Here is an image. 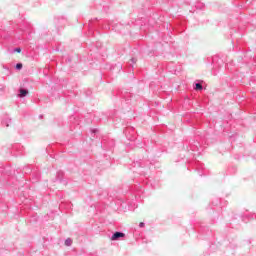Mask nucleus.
<instances>
[{"label":"nucleus","instance_id":"nucleus-1","mask_svg":"<svg viewBox=\"0 0 256 256\" xmlns=\"http://www.w3.org/2000/svg\"><path fill=\"white\" fill-rule=\"evenodd\" d=\"M136 147L144 149L146 156L138 158L131 164L130 169L134 170L133 184L129 186L128 192L121 198H113L109 196V191L99 189L97 197L100 201L107 199V202H98L90 206L89 213H94L90 220V225H115V221L110 220L107 211H115L118 213H126V211H135L139 199L145 193V189H157L159 180L153 176L155 171V159L161 157L163 148L153 140H144L136 142Z\"/></svg>","mask_w":256,"mask_h":256},{"label":"nucleus","instance_id":"nucleus-2","mask_svg":"<svg viewBox=\"0 0 256 256\" xmlns=\"http://www.w3.org/2000/svg\"><path fill=\"white\" fill-rule=\"evenodd\" d=\"M35 33L33 25L27 21H22L19 24H14L12 30H3L0 29L1 39L6 41L11 40L12 43H21V41H29Z\"/></svg>","mask_w":256,"mask_h":256},{"label":"nucleus","instance_id":"nucleus-3","mask_svg":"<svg viewBox=\"0 0 256 256\" xmlns=\"http://www.w3.org/2000/svg\"><path fill=\"white\" fill-rule=\"evenodd\" d=\"M201 155V143L195 139L186 140L183 144V150L180 153L181 159H186V163L203 177V163L199 162L195 157Z\"/></svg>","mask_w":256,"mask_h":256},{"label":"nucleus","instance_id":"nucleus-4","mask_svg":"<svg viewBox=\"0 0 256 256\" xmlns=\"http://www.w3.org/2000/svg\"><path fill=\"white\" fill-rule=\"evenodd\" d=\"M119 98L121 101L120 107L124 113H129L131 107H133L134 103L137 101V96L127 90H122L119 93Z\"/></svg>","mask_w":256,"mask_h":256},{"label":"nucleus","instance_id":"nucleus-5","mask_svg":"<svg viewBox=\"0 0 256 256\" xmlns=\"http://www.w3.org/2000/svg\"><path fill=\"white\" fill-rule=\"evenodd\" d=\"M227 205V201L221 200V198H213L210 204V207L212 209L211 215H212V223H217L219 217H221V211L223 210V207Z\"/></svg>","mask_w":256,"mask_h":256},{"label":"nucleus","instance_id":"nucleus-6","mask_svg":"<svg viewBox=\"0 0 256 256\" xmlns=\"http://www.w3.org/2000/svg\"><path fill=\"white\" fill-rule=\"evenodd\" d=\"M53 219H55V212H50L42 217L33 213L29 217V223L30 225H35V223H47V221H53Z\"/></svg>","mask_w":256,"mask_h":256},{"label":"nucleus","instance_id":"nucleus-7","mask_svg":"<svg viewBox=\"0 0 256 256\" xmlns=\"http://www.w3.org/2000/svg\"><path fill=\"white\" fill-rule=\"evenodd\" d=\"M99 169V162H95L94 160H89L87 163L82 164V173L84 174V177L86 175H92L97 173Z\"/></svg>","mask_w":256,"mask_h":256},{"label":"nucleus","instance_id":"nucleus-8","mask_svg":"<svg viewBox=\"0 0 256 256\" xmlns=\"http://www.w3.org/2000/svg\"><path fill=\"white\" fill-rule=\"evenodd\" d=\"M105 118H100V121H104V123H107V121L114 122L115 127H119V125H123V120H121V117H119V114L116 110L109 112L108 114H102Z\"/></svg>","mask_w":256,"mask_h":256},{"label":"nucleus","instance_id":"nucleus-9","mask_svg":"<svg viewBox=\"0 0 256 256\" xmlns=\"http://www.w3.org/2000/svg\"><path fill=\"white\" fill-rule=\"evenodd\" d=\"M107 25H103V21H99V19L94 18L89 20L88 23V35H93L94 31H97V29H107Z\"/></svg>","mask_w":256,"mask_h":256},{"label":"nucleus","instance_id":"nucleus-10","mask_svg":"<svg viewBox=\"0 0 256 256\" xmlns=\"http://www.w3.org/2000/svg\"><path fill=\"white\" fill-rule=\"evenodd\" d=\"M126 139L133 143L137 147V142L141 143V141L137 140V132L135 131V128L132 126H126L123 131Z\"/></svg>","mask_w":256,"mask_h":256},{"label":"nucleus","instance_id":"nucleus-11","mask_svg":"<svg viewBox=\"0 0 256 256\" xmlns=\"http://www.w3.org/2000/svg\"><path fill=\"white\" fill-rule=\"evenodd\" d=\"M232 219H241L244 223H252L256 219L255 213H247L244 215L234 214Z\"/></svg>","mask_w":256,"mask_h":256},{"label":"nucleus","instance_id":"nucleus-12","mask_svg":"<svg viewBox=\"0 0 256 256\" xmlns=\"http://www.w3.org/2000/svg\"><path fill=\"white\" fill-rule=\"evenodd\" d=\"M101 147L106 151H113L115 148V141L111 138H103L101 141Z\"/></svg>","mask_w":256,"mask_h":256},{"label":"nucleus","instance_id":"nucleus-13","mask_svg":"<svg viewBox=\"0 0 256 256\" xmlns=\"http://www.w3.org/2000/svg\"><path fill=\"white\" fill-rule=\"evenodd\" d=\"M230 37L232 39V42L237 41L238 43L239 39L243 37V31L241 30V28H238V31L236 28H231Z\"/></svg>","mask_w":256,"mask_h":256},{"label":"nucleus","instance_id":"nucleus-14","mask_svg":"<svg viewBox=\"0 0 256 256\" xmlns=\"http://www.w3.org/2000/svg\"><path fill=\"white\" fill-rule=\"evenodd\" d=\"M12 153H14L16 157H21L25 155V147L21 144H14L12 145Z\"/></svg>","mask_w":256,"mask_h":256},{"label":"nucleus","instance_id":"nucleus-15","mask_svg":"<svg viewBox=\"0 0 256 256\" xmlns=\"http://www.w3.org/2000/svg\"><path fill=\"white\" fill-rule=\"evenodd\" d=\"M125 237H126L125 232L115 231L110 236V240H112V241H123L125 239Z\"/></svg>","mask_w":256,"mask_h":256},{"label":"nucleus","instance_id":"nucleus-16","mask_svg":"<svg viewBox=\"0 0 256 256\" xmlns=\"http://www.w3.org/2000/svg\"><path fill=\"white\" fill-rule=\"evenodd\" d=\"M30 181L31 183H39L41 181V172L39 171V168L34 167Z\"/></svg>","mask_w":256,"mask_h":256},{"label":"nucleus","instance_id":"nucleus-17","mask_svg":"<svg viewBox=\"0 0 256 256\" xmlns=\"http://www.w3.org/2000/svg\"><path fill=\"white\" fill-rule=\"evenodd\" d=\"M224 64H225V62H223V59H221L219 56L216 55V56L212 57V65H213L214 71L217 68L223 67Z\"/></svg>","mask_w":256,"mask_h":256},{"label":"nucleus","instance_id":"nucleus-18","mask_svg":"<svg viewBox=\"0 0 256 256\" xmlns=\"http://www.w3.org/2000/svg\"><path fill=\"white\" fill-rule=\"evenodd\" d=\"M55 181H58V183H62L63 185H67V181H65V172L59 170L56 173Z\"/></svg>","mask_w":256,"mask_h":256},{"label":"nucleus","instance_id":"nucleus-19","mask_svg":"<svg viewBox=\"0 0 256 256\" xmlns=\"http://www.w3.org/2000/svg\"><path fill=\"white\" fill-rule=\"evenodd\" d=\"M55 24L57 26V29L59 31V28H63L65 27V25L67 24V18L61 16L55 19Z\"/></svg>","mask_w":256,"mask_h":256},{"label":"nucleus","instance_id":"nucleus-20","mask_svg":"<svg viewBox=\"0 0 256 256\" xmlns=\"http://www.w3.org/2000/svg\"><path fill=\"white\" fill-rule=\"evenodd\" d=\"M66 63H73L74 65H77L81 61V56L79 54H76L74 56L66 58Z\"/></svg>","mask_w":256,"mask_h":256},{"label":"nucleus","instance_id":"nucleus-21","mask_svg":"<svg viewBox=\"0 0 256 256\" xmlns=\"http://www.w3.org/2000/svg\"><path fill=\"white\" fill-rule=\"evenodd\" d=\"M59 209L60 211H71V209H73V204H71V202H61L59 204Z\"/></svg>","mask_w":256,"mask_h":256},{"label":"nucleus","instance_id":"nucleus-22","mask_svg":"<svg viewBox=\"0 0 256 256\" xmlns=\"http://www.w3.org/2000/svg\"><path fill=\"white\" fill-rule=\"evenodd\" d=\"M20 171H22L24 175H31L33 174V171H35V167L31 165H27V166H24Z\"/></svg>","mask_w":256,"mask_h":256},{"label":"nucleus","instance_id":"nucleus-23","mask_svg":"<svg viewBox=\"0 0 256 256\" xmlns=\"http://www.w3.org/2000/svg\"><path fill=\"white\" fill-rule=\"evenodd\" d=\"M12 123L11 117L8 114L4 115L1 124L3 127H9Z\"/></svg>","mask_w":256,"mask_h":256},{"label":"nucleus","instance_id":"nucleus-24","mask_svg":"<svg viewBox=\"0 0 256 256\" xmlns=\"http://www.w3.org/2000/svg\"><path fill=\"white\" fill-rule=\"evenodd\" d=\"M198 233L201 235H206L207 237H211V231H209V227L207 226H201L198 230Z\"/></svg>","mask_w":256,"mask_h":256},{"label":"nucleus","instance_id":"nucleus-25","mask_svg":"<svg viewBox=\"0 0 256 256\" xmlns=\"http://www.w3.org/2000/svg\"><path fill=\"white\" fill-rule=\"evenodd\" d=\"M69 121H70L71 131H73V129H75V125L79 126V120H77V118H75V116H70Z\"/></svg>","mask_w":256,"mask_h":256},{"label":"nucleus","instance_id":"nucleus-26","mask_svg":"<svg viewBox=\"0 0 256 256\" xmlns=\"http://www.w3.org/2000/svg\"><path fill=\"white\" fill-rule=\"evenodd\" d=\"M193 89L194 91H203V84H201V81L197 80L193 83Z\"/></svg>","mask_w":256,"mask_h":256},{"label":"nucleus","instance_id":"nucleus-27","mask_svg":"<svg viewBox=\"0 0 256 256\" xmlns=\"http://www.w3.org/2000/svg\"><path fill=\"white\" fill-rule=\"evenodd\" d=\"M27 95H29V90L28 89H25V88H20L19 89L18 97H20V99H23V98L27 97Z\"/></svg>","mask_w":256,"mask_h":256},{"label":"nucleus","instance_id":"nucleus-28","mask_svg":"<svg viewBox=\"0 0 256 256\" xmlns=\"http://www.w3.org/2000/svg\"><path fill=\"white\" fill-rule=\"evenodd\" d=\"M61 97V95L59 94V92L56 89H52V94L50 96V101H53V99H59Z\"/></svg>","mask_w":256,"mask_h":256},{"label":"nucleus","instance_id":"nucleus-29","mask_svg":"<svg viewBox=\"0 0 256 256\" xmlns=\"http://www.w3.org/2000/svg\"><path fill=\"white\" fill-rule=\"evenodd\" d=\"M227 173L228 175H235V173H237V166L235 165L229 166Z\"/></svg>","mask_w":256,"mask_h":256},{"label":"nucleus","instance_id":"nucleus-30","mask_svg":"<svg viewBox=\"0 0 256 256\" xmlns=\"http://www.w3.org/2000/svg\"><path fill=\"white\" fill-rule=\"evenodd\" d=\"M253 0H241V4L238 5L239 9H243L245 7V3H251Z\"/></svg>","mask_w":256,"mask_h":256},{"label":"nucleus","instance_id":"nucleus-31","mask_svg":"<svg viewBox=\"0 0 256 256\" xmlns=\"http://www.w3.org/2000/svg\"><path fill=\"white\" fill-rule=\"evenodd\" d=\"M64 245H65L66 247H71V245H73V239L67 238V239L65 240V242H64Z\"/></svg>","mask_w":256,"mask_h":256},{"label":"nucleus","instance_id":"nucleus-32","mask_svg":"<svg viewBox=\"0 0 256 256\" xmlns=\"http://www.w3.org/2000/svg\"><path fill=\"white\" fill-rule=\"evenodd\" d=\"M115 69H117V71H122L123 65H121V63L115 64V66L112 67L111 70H115Z\"/></svg>","mask_w":256,"mask_h":256},{"label":"nucleus","instance_id":"nucleus-33","mask_svg":"<svg viewBox=\"0 0 256 256\" xmlns=\"http://www.w3.org/2000/svg\"><path fill=\"white\" fill-rule=\"evenodd\" d=\"M196 9H199L200 11H202V9H205V4L198 2L196 4Z\"/></svg>","mask_w":256,"mask_h":256},{"label":"nucleus","instance_id":"nucleus-34","mask_svg":"<svg viewBox=\"0 0 256 256\" xmlns=\"http://www.w3.org/2000/svg\"><path fill=\"white\" fill-rule=\"evenodd\" d=\"M15 69H16V71H21V69H23V63L18 62V63L15 65Z\"/></svg>","mask_w":256,"mask_h":256},{"label":"nucleus","instance_id":"nucleus-35","mask_svg":"<svg viewBox=\"0 0 256 256\" xmlns=\"http://www.w3.org/2000/svg\"><path fill=\"white\" fill-rule=\"evenodd\" d=\"M135 63H137V58H134V57L131 58L130 59V63H129L131 69H133V65H135Z\"/></svg>","mask_w":256,"mask_h":256},{"label":"nucleus","instance_id":"nucleus-36","mask_svg":"<svg viewBox=\"0 0 256 256\" xmlns=\"http://www.w3.org/2000/svg\"><path fill=\"white\" fill-rule=\"evenodd\" d=\"M190 223L194 225H201V221L199 219H191Z\"/></svg>","mask_w":256,"mask_h":256},{"label":"nucleus","instance_id":"nucleus-37","mask_svg":"<svg viewBox=\"0 0 256 256\" xmlns=\"http://www.w3.org/2000/svg\"><path fill=\"white\" fill-rule=\"evenodd\" d=\"M85 95L86 97H91V95H93V91L91 89H88L85 91Z\"/></svg>","mask_w":256,"mask_h":256},{"label":"nucleus","instance_id":"nucleus-38","mask_svg":"<svg viewBox=\"0 0 256 256\" xmlns=\"http://www.w3.org/2000/svg\"><path fill=\"white\" fill-rule=\"evenodd\" d=\"M21 47H16L13 49L12 53H21Z\"/></svg>","mask_w":256,"mask_h":256},{"label":"nucleus","instance_id":"nucleus-39","mask_svg":"<svg viewBox=\"0 0 256 256\" xmlns=\"http://www.w3.org/2000/svg\"><path fill=\"white\" fill-rule=\"evenodd\" d=\"M147 55H149L150 57H153L155 55V50L148 51Z\"/></svg>","mask_w":256,"mask_h":256},{"label":"nucleus","instance_id":"nucleus-40","mask_svg":"<svg viewBox=\"0 0 256 256\" xmlns=\"http://www.w3.org/2000/svg\"><path fill=\"white\" fill-rule=\"evenodd\" d=\"M5 91V85L0 84V93H3Z\"/></svg>","mask_w":256,"mask_h":256},{"label":"nucleus","instance_id":"nucleus-41","mask_svg":"<svg viewBox=\"0 0 256 256\" xmlns=\"http://www.w3.org/2000/svg\"><path fill=\"white\" fill-rule=\"evenodd\" d=\"M99 47H101V42H96V49L99 51Z\"/></svg>","mask_w":256,"mask_h":256},{"label":"nucleus","instance_id":"nucleus-42","mask_svg":"<svg viewBox=\"0 0 256 256\" xmlns=\"http://www.w3.org/2000/svg\"><path fill=\"white\" fill-rule=\"evenodd\" d=\"M3 69H5L6 71H8V73H11V70H9L8 66L3 65Z\"/></svg>","mask_w":256,"mask_h":256},{"label":"nucleus","instance_id":"nucleus-43","mask_svg":"<svg viewBox=\"0 0 256 256\" xmlns=\"http://www.w3.org/2000/svg\"><path fill=\"white\" fill-rule=\"evenodd\" d=\"M133 234H134V235H139V231H137V228L134 229Z\"/></svg>","mask_w":256,"mask_h":256},{"label":"nucleus","instance_id":"nucleus-44","mask_svg":"<svg viewBox=\"0 0 256 256\" xmlns=\"http://www.w3.org/2000/svg\"><path fill=\"white\" fill-rule=\"evenodd\" d=\"M91 131H92V133L95 134V133H98L99 130H98L97 128H94V129H92Z\"/></svg>","mask_w":256,"mask_h":256},{"label":"nucleus","instance_id":"nucleus-45","mask_svg":"<svg viewBox=\"0 0 256 256\" xmlns=\"http://www.w3.org/2000/svg\"><path fill=\"white\" fill-rule=\"evenodd\" d=\"M139 225H147V222H145V221L140 222Z\"/></svg>","mask_w":256,"mask_h":256},{"label":"nucleus","instance_id":"nucleus-46","mask_svg":"<svg viewBox=\"0 0 256 256\" xmlns=\"http://www.w3.org/2000/svg\"><path fill=\"white\" fill-rule=\"evenodd\" d=\"M143 227H145V225H138V229H143Z\"/></svg>","mask_w":256,"mask_h":256},{"label":"nucleus","instance_id":"nucleus-47","mask_svg":"<svg viewBox=\"0 0 256 256\" xmlns=\"http://www.w3.org/2000/svg\"><path fill=\"white\" fill-rule=\"evenodd\" d=\"M230 247H232V249H237V245L230 246Z\"/></svg>","mask_w":256,"mask_h":256},{"label":"nucleus","instance_id":"nucleus-48","mask_svg":"<svg viewBox=\"0 0 256 256\" xmlns=\"http://www.w3.org/2000/svg\"><path fill=\"white\" fill-rule=\"evenodd\" d=\"M225 67H229V64H228V63H226V64H225Z\"/></svg>","mask_w":256,"mask_h":256},{"label":"nucleus","instance_id":"nucleus-49","mask_svg":"<svg viewBox=\"0 0 256 256\" xmlns=\"http://www.w3.org/2000/svg\"><path fill=\"white\" fill-rule=\"evenodd\" d=\"M213 73V75H217V72H212Z\"/></svg>","mask_w":256,"mask_h":256},{"label":"nucleus","instance_id":"nucleus-50","mask_svg":"<svg viewBox=\"0 0 256 256\" xmlns=\"http://www.w3.org/2000/svg\"><path fill=\"white\" fill-rule=\"evenodd\" d=\"M248 243L251 244V240H249Z\"/></svg>","mask_w":256,"mask_h":256},{"label":"nucleus","instance_id":"nucleus-51","mask_svg":"<svg viewBox=\"0 0 256 256\" xmlns=\"http://www.w3.org/2000/svg\"><path fill=\"white\" fill-rule=\"evenodd\" d=\"M90 55L93 56V53L91 52Z\"/></svg>","mask_w":256,"mask_h":256},{"label":"nucleus","instance_id":"nucleus-52","mask_svg":"<svg viewBox=\"0 0 256 256\" xmlns=\"http://www.w3.org/2000/svg\"><path fill=\"white\" fill-rule=\"evenodd\" d=\"M43 117V115H40V118H42Z\"/></svg>","mask_w":256,"mask_h":256}]
</instances>
